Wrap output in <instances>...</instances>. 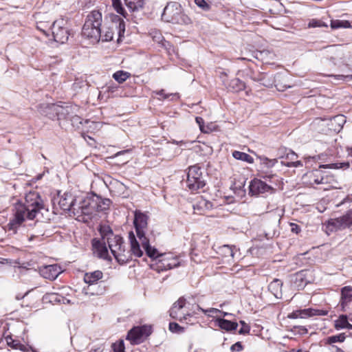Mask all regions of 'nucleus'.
I'll use <instances>...</instances> for the list:
<instances>
[{"label": "nucleus", "instance_id": "obj_20", "mask_svg": "<svg viewBox=\"0 0 352 352\" xmlns=\"http://www.w3.org/2000/svg\"><path fill=\"white\" fill-rule=\"evenodd\" d=\"M74 201L75 199L71 194L65 193L60 197L58 205L63 210H71L72 208L75 210Z\"/></svg>", "mask_w": 352, "mask_h": 352}, {"label": "nucleus", "instance_id": "obj_61", "mask_svg": "<svg viewBox=\"0 0 352 352\" xmlns=\"http://www.w3.org/2000/svg\"><path fill=\"white\" fill-rule=\"evenodd\" d=\"M265 160L267 162L266 164H268L269 166H272L277 162L276 159L269 160L268 158H265Z\"/></svg>", "mask_w": 352, "mask_h": 352}, {"label": "nucleus", "instance_id": "obj_40", "mask_svg": "<svg viewBox=\"0 0 352 352\" xmlns=\"http://www.w3.org/2000/svg\"><path fill=\"white\" fill-rule=\"evenodd\" d=\"M51 25H49L48 22L38 21L37 29L42 31L46 35H48L47 31L50 30Z\"/></svg>", "mask_w": 352, "mask_h": 352}, {"label": "nucleus", "instance_id": "obj_50", "mask_svg": "<svg viewBox=\"0 0 352 352\" xmlns=\"http://www.w3.org/2000/svg\"><path fill=\"white\" fill-rule=\"evenodd\" d=\"M154 34H155L153 36V40L155 42H157L158 43H162V45H164V44L162 43L164 41L162 35L160 32H154Z\"/></svg>", "mask_w": 352, "mask_h": 352}, {"label": "nucleus", "instance_id": "obj_21", "mask_svg": "<svg viewBox=\"0 0 352 352\" xmlns=\"http://www.w3.org/2000/svg\"><path fill=\"white\" fill-rule=\"evenodd\" d=\"M79 208L83 215L91 216L94 212L96 211V202L94 199L85 200Z\"/></svg>", "mask_w": 352, "mask_h": 352}, {"label": "nucleus", "instance_id": "obj_31", "mask_svg": "<svg viewBox=\"0 0 352 352\" xmlns=\"http://www.w3.org/2000/svg\"><path fill=\"white\" fill-rule=\"evenodd\" d=\"M232 156L236 160H241L243 162H246L249 164H252L254 162L253 157L252 156H250V155H248L245 153H243V152L234 151L232 153Z\"/></svg>", "mask_w": 352, "mask_h": 352}, {"label": "nucleus", "instance_id": "obj_51", "mask_svg": "<svg viewBox=\"0 0 352 352\" xmlns=\"http://www.w3.org/2000/svg\"><path fill=\"white\" fill-rule=\"evenodd\" d=\"M6 341L8 344L13 349H17L19 345V342L16 340H12V338H7Z\"/></svg>", "mask_w": 352, "mask_h": 352}, {"label": "nucleus", "instance_id": "obj_35", "mask_svg": "<svg viewBox=\"0 0 352 352\" xmlns=\"http://www.w3.org/2000/svg\"><path fill=\"white\" fill-rule=\"evenodd\" d=\"M310 312H311V309L297 310L296 311H294L292 314V317L294 318H306L307 317L311 316V314Z\"/></svg>", "mask_w": 352, "mask_h": 352}, {"label": "nucleus", "instance_id": "obj_29", "mask_svg": "<svg viewBox=\"0 0 352 352\" xmlns=\"http://www.w3.org/2000/svg\"><path fill=\"white\" fill-rule=\"evenodd\" d=\"M237 250L235 246L225 245L220 248V252L226 258H234Z\"/></svg>", "mask_w": 352, "mask_h": 352}, {"label": "nucleus", "instance_id": "obj_63", "mask_svg": "<svg viewBox=\"0 0 352 352\" xmlns=\"http://www.w3.org/2000/svg\"><path fill=\"white\" fill-rule=\"evenodd\" d=\"M219 314H221V316H223V317L228 316H232V314L228 313V312L222 311H221V312H219Z\"/></svg>", "mask_w": 352, "mask_h": 352}, {"label": "nucleus", "instance_id": "obj_7", "mask_svg": "<svg viewBox=\"0 0 352 352\" xmlns=\"http://www.w3.org/2000/svg\"><path fill=\"white\" fill-rule=\"evenodd\" d=\"M158 258H160L151 265V269L157 272L171 270L180 265L179 257L170 253L160 254L157 252V256L152 258L156 259Z\"/></svg>", "mask_w": 352, "mask_h": 352}, {"label": "nucleus", "instance_id": "obj_33", "mask_svg": "<svg viewBox=\"0 0 352 352\" xmlns=\"http://www.w3.org/2000/svg\"><path fill=\"white\" fill-rule=\"evenodd\" d=\"M125 5L131 11H135L143 7L144 0H124Z\"/></svg>", "mask_w": 352, "mask_h": 352}, {"label": "nucleus", "instance_id": "obj_9", "mask_svg": "<svg viewBox=\"0 0 352 352\" xmlns=\"http://www.w3.org/2000/svg\"><path fill=\"white\" fill-rule=\"evenodd\" d=\"M186 185L189 190L192 191L198 190L206 185L200 167L192 166L189 168Z\"/></svg>", "mask_w": 352, "mask_h": 352}, {"label": "nucleus", "instance_id": "obj_46", "mask_svg": "<svg viewBox=\"0 0 352 352\" xmlns=\"http://www.w3.org/2000/svg\"><path fill=\"white\" fill-rule=\"evenodd\" d=\"M281 164L287 167H298L302 166V164L300 161L287 162L285 160L281 161Z\"/></svg>", "mask_w": 352, "mask_h": 352}, {"label": "nucleus", "instance_id": "obj_59", "mask_svg": "<svg viewBox=\"0 0 352 352\" xmlns=\"http://www.w3.org/2000/svg\"><path fill=\"white\" fill-rule=\"evenodd\" d=\"M346 217L351 226H352V208L346 213Z\"/></svg>", "mask_w": 352, "mask_h": 352}, {"label": "nucleus", "instance_id": "obj_36", "mask_svg": "<svg viewBox=\"0 0 352 352\" xmlns=\"http://www.w3.org/2000/svg\"><path fill=\"white\" fill-rule=\"evenodd\" d=\"M130 74L124 71H118L113 74V78L118 82L119 83H122L124 82L129 77Z\"/></svg>", "mask_w": 352, "mask_h": 352}, {"label": "nucleus", "instance_id": "obj_17", "mask_svg": "<svg viewBox=\"0 0 352 352\" xmlns=\"http://www.w3.org/2000/svg\"><path fill=\"white\" fill-rule=\"evenodd\" d=\"M351 226L348 221L346 214L336 219H331L329 220L327 229L330 232H334L338 230H342L346 228H349Z\"/></svg>", "mask_w": 352, "mask_h": 352}, {"label": "nucleus", "instance_id": "obj_28", "mask_svg": "<svg viewBox=\"0 0 352 352\" xmlns=\"http://www.w3.org/2000/svg\"><path fill=\"white\" fill-rule=\"evenodd\" d=\"M250 78L258 82L260 84L268 87L272 85L271 80L268 78L267 74H254L250 76Z\"/></svg>", "mask_w": 352, "mask_h": 352}, {"label": "nucleus", "instance_id": "obj_56", "mask_svg": "<svg viewBox=\"0 0 352 352\" xmlns=\"http://www.w3.org/2000/svg\"><path fill=\"white\" fill-rule=\"evenodd\" d=\"M195 120H196L197 123L199 124L200 130L204 133H206L207 131L206 130H204V119L201 117H197L195 118Z\"/></svg>", "mask_w": 352, "mask_h": 352}, {"label": "nucleus", "instance_id": "obj_47", "mask_svg": "<svg viewBox=\"0 0 352 352\" xmlns=\"http://www.w3.org/2000/svg\"><path fill=\"white\" fill-rule=\"evenodd\" d=\"M240 324L242 325L241 328L239 331V334H247L249 333L250 328L243 320L240 321Z\"/></svg>", "mask_w": 352, "mask_h": 352}, {"label": "nucleus", "instance_id": "obj_22", "mask_svg": "<svg viewBox=\"0 0 352 352\" xmlns=\"http://www.w3.org/2000/svg\"><path fill=\"white\" fill-rule=\"evenodd\" d=\"M130 241H131V253L129 252V255L131 256L130 260L132 259V255L136 257H141L143 255V252L140 248V243L138 242L133 235V233H131L129 235Z\"/></svg>", "mask_w": 352, "mask_h": 352}, {"label": "nucleus", "instance_id": "obj_38", "mask_svg": "<svg viewBox=\"0 0 352 352\" xmlns=\"http://www.w3.org/2000/svg\"><path fill=\"white\" fill-rule=\"evenodd\" d=\"M346 337L344 333H340L336 336H330L327 338L328 344H333L336 342H342L344 341Z\"/></svg>", "mask_w": 352, "mask_h": 352}, {"label": "nucleus", "instance_id": "obj_48", "mask_svg": "<svg viewBox=\"0 0 352 352\" xmlns=\"http://www.w3.org/2000/svg\"><path fill=\"white\" fill-rule=\"evenodd\" d=\"M195 2L197 6L205 10H208L210 8L209 4L205 0H195Z\"/></svg>", "mask_w": 352, "mask_h": 352}, {"label": "nucleus", "instance_id": "obj_5", "mask_svg": "<svg viewBox=\"0 0 352 352\" xmlns=\"http://www.w3.org/2000/svg\"><path fill=\"white\" fill-rule=\"evenodd\" d=\"M163 21L179 25H188L191 19L183 12L182 6L177 2H169L162 14Z\"/></svg>", "mask_w": 352, "mask_h": 352}, {"label": "nucleus", "instance_id": "obj_1", "mask_svg": "<svg viewBox=\"0 0 352 352\" xmlns=\"http://www.w3.org/2000/svg\"><path fill=\"white\" fill-rule=\"evenodd\" d=\"M42 208H43V201L37 192L33 191L26 194L25 202L16 204L14 217L6 226L8 230L16 234L18 228L21 226L25 218L34 219Z\"/></svg>", "mask_w": 352, "mask_h": 352}, {"label": "nucleus", "instance_id": "obj_23", "mask_svg": "<svg viewBox=\"0 0 352 352\" xmlns=\"http://www.w3.org/2000/svg\"><path fill=\"white\" fill-rule=\"evenodd\" d=\"M103 273L100 270L87 272L84 275V281L89 285L96 284L98 281L102 279Z\"/></svg>", "mask_w": 352, "mask_h": 352}, {"label": "nucleus", "instance_id": "obj_15", "mask_svg": "<svg viewBox=\"0 0 352 352\" xmlns=\"http://www.w3.org/2000/svg\"><path fill=\"white\" fill-rule=\"evenodd\" d=\"M61 272V268L57 264L45 265L39 268L41 276L49 280H55Z\"/></svg>", "mask_w": 352, "mask_h": 352}, {"label": "nucleus", "instance_id": "obj_52", "mask_svg": "<svg viewBox=\"0 0 352 352\" xmlns=\"http://www.w3.org/2000/svg\"><path fill=\"white\" fill-rule=\"evenodd\" d=\"M311 316H326L327 314V311L325 310H321V309H311Z\"/></svg>", "mask_w": 352, "mask_h": 352}, {"label": "nucleus", "instance_id": "obj_37", "mask_svg": "<svg viewBox=\"0 0 352 352\" xmlns=\"http://www.w3.org/2000/svg\"><path fill=\"white\" fill-rule=\"evenodd\" d=\"M349 320V315H341L339 316L338 319L336 320L335 327L336 329H344L346 327V324H347V321Z\"/></svg>", "mask_w": 352, "mask_h": 352}, {"label": "nucleus", "instance_id": "obj_4", "mask_svg": "<svg viewBox=\"0 0 352 352\" xmlns=\"http://www.w3.org/2000/svg\"><path fill=\"white\" fill-rule=\"evenodd\" d=\"M102 22V13L98 10L91 11L87 16L82 27V34L84 36L99 41L101 37Z\"/></svg>", "mask_w": 352, "mask_h": 352}, {"label": "nucleus", "instance_id": "obj_19", "mask_svg": "<svg viewBox=\"0 0 352 352\" xmlns=\"http://www.w3.org/2000/svg\"><path fill=\"white\" fill-rule=\"evenodd\" d=\"M103 241L105 240V237L103 236ZM93 248L99 258L103 259H111L109 256V252L107 247L106 246L105 241L101 242L98 240L94 239L92 241Z\"/></svg>", "mask_w": 352, "mask_h": 352}, {"label": "nucleus", "instance_id": "obj_16", "mask_svg": "<svg viewBox=\"0 0 352 352\" xmlns=\"http://www.w3.org/2000/svg\"><path fill=\"white\" fill-rule=\"evenodd\" d=\"M227 77V74L225 72H221L220 74V78L223 82L224 85L226 88L232 92H239L245 89V83L241 80L239 78H234L226 82V78Z\"/></svg>", "mask_w": 352, "mask_h": 352}, {"label": "nucleus", "instance_id": "obj_43", "mask_svg": "<svg viewBox=\"0 0 352 352\" xmlns=\"http://www.w3.org/2000/svg\"><path fill=\"white\" fill-rule=\"evenodd\" d=\"M184 327H182L176 322L169 323V330L173 333H181L184 331Z\"/></svg>", "mask_w": 352, "mask_h": 352}, {"label": "nucleus", "instance_id": "obj_55", "mask_svg": "<svg viewBox=\"0 0 352 352\" xmlns=\"http://www.w3.org/2000/svg\"><path fill=\"white\" fill-rule=\"evenodd\" d=\"M296 158V154L294 151L289 150L286 155V160H289L291 162H294L293 160H294Z\"/></svg>", "mask_w": 352, "mask_h": 352}, {"label": "nucleus", "instance_id": "obj_11", "mask_svg": "<svg viewBox=\"0 0 352 352\" xmlns=\"http://www.w3.org/2000/svg\"><path fill=\"white\" fill-rule=\"evenodd\" d=\"M186 299L180 298L176 301L170 309V316L179 321L186 320L190 316L188 311H186Z\"/></svg>", "mask_w": 352, "mask_h": 352}, {"label": "nucleus", "instance_id": "obj_60", "mask_svg": "<svg viewBox=\"0 0 352 352\" xmlns=\"http://www.w3.org/2000/svg\"><path fill=\"white\" fill-rule=\"evenodd\" d=\"M208 204H210L209 202H208L206 200H201L197 204V207H200V208H202V206H205L206 208H208Z\"/></svg>", "mask_w": 352, "mask_h": 352}, {"label": "nucleus", "instance_id": "obj_39", "mask_svg": "<svg viewBox=\"0 0 352 352\" xmlns=\"http://www.w3.org/2000/svg\"><path fill=\"white\" fill-rule=\"evenodd\" d=\"M45 109H46L45 115L47 116H49L50 118L53 119L54 116V115L53 116H49L48 113L53 112V113H55L56 114H58V112H59L60 107L52 104H47L45 107Z\"/></svg>", "mask_w": 352, "mask_h": 352}, {"label": "nucleus", "instance_id": "obj_18", "mask_svg": "<svg viewBox=\"0 0 352 352\" xmlns=\"http://www.w3.org/2000/svg\"><path fill=\"white\" fill-rule=\"evenodd\" d=\"M326 52L328 58L334 64H336L338 61L342 60L344 57V52L339 46H330Z\"/></svg>", "mask_w": 352, "mask_h": 352}, {"label": "nucleus", "instance_id": "obj_26", "mask_svg": "<svg viewBox=\"0 0 352 352\" xmlns=\"http://www.w3.org/2000/svg\"><path fill=\"white\" fill-rule=\"evenodd\" d=\"M346 122V118L343 115H338L331 120L330 126L334 131L339 132Z\"/></svg>", "mask_w": 352, "mask_h": 352}, {"label": "nucleus", "instance_id": "obj_41", "mask_svg": "<svg viewBox=\"0 0 352 352\" xmlns=\"http://www.w3.org/2000/svg\"><path fill=\"white\" fill-rule=\"evenodd\" d=\"M309 28H322L325 27L327 28L328 25L324 22L318 19H312L309 22L308 24Z\"/></svg>", "mask_w": 352, "mask_h": 352}, {"label": "nucleus", "instance_id": "obj_64", "mask_svg": "<svg viewBox=\"0 0 352 352\" xmlns=\"http://www.w3.org/2000/svg\"><path fill=\"white\" fill-rule=\"evenodd\" d=\"M349 320L347 321V324H346V327L344 329H352V324H351L349 322Z\"/></svg>", "mask_w": 352, "mask_h": 352}, {"label": "nucleus", "instance_id": "obj_34", "mask_svg": "<svg viewBox=\"0 0 352 352\" xmlns=\"http://www.w3.org/2000/svg\"><path fill=\"white\" fill-rule=\"evenodd\" d=\"M112 6L114 10L120 15L123 16V18L126 19L127 12L124 10L122 6L121 0H112Z\"/></svg>", "mask_w": 352, "mask_h": 352}, {"label": "nucleus", "instance_id": "obj_8", "mask_svg": "<svg viewBox=\"0 0 352 352\" xmlns=\"http://www.w3.org/2000/svg\"><path fill=\"white\" fill-rule=\"evenodd\" d=\"M50 31L56 42L66 43L69 36L67 20L60 18L54 21L50 26Z\"/></svg>", "mask_w": 352, "mask_h": 352}, {"label": "nucleus", "instance_id": "obj_3", "mask_svg": "<svg viewBox=\"0 0 352 352\" xmlns=\"http://www.w3.org/2000/svg\"><path fill=\"white\" fill-rule=\"evenodd\" d=\"M125 32V22L118 15L111 14L109 16L102 29L101 37L102 41H109L113 39L114 35L117 34L119 42Z\"/></svg>", "mask_w": 352, "mask_h": 352}, {"label": "nucleus", "instance_id": "obj_45", "mask_svg": "<svg viewBox=\"0 0 352 352\" xmlns=\"http://www.w3.org/2000/svg\"><path fill=\"white\" fill-rule=\"evenodd\" d=\"M326 166L333 167L335 168H346L349 167V164L348 162L344 163H335L331 164L330 165H322L320 166V168H324Z\"/></svg>", "mask_w": 352, "mask_h": 352}, {"label": "nucleus", "instance_id": "obj_54", "mask_svg": "<svg viewBox=\"0 0 352 352\" xmlns=\"http://www.w3.org/2000/svg\"><path fill=\"white\" fill-rule=\"evenodd\" d=\"M50 301H55L58 302H63L65 303V298L62 296H58L56 294H52L50 298Z\"/></svg>", "mask_w": 352, "mask_h": 352}, {"label": "nucleus", "instance_id": "obj_10", "mask_svg": "<svg viewBox=\"0 0 352 352\" xmlns=\"http://www.w3.org/2000/svg\"><path fill=\"white\" fill-rule=\"evenodd\" d=\"M151 333V327L147 325L135 327L131 329L127 335L126 339L133 344L141 343L144 338Z\"/></svg>", "mask_w": 352, "mask_h": 352}, {"label": "nucleus", "instance_id": "obj_58", "mask_svg": "<svg viewBox=\"0 0 352 352\" xmlns=\"http://www.w3.org/2000/svg\"><path fill=\"white\" fill-rule=\"evenodd\" d=\"M290 227L292 232L294 233L298 234L300 231V228L296 223H291Z\"/></svg>", "mask_w": 352, "mask_h": 352}, {"label": "nucleus", "instance_id": "obj_2", "mask_svg": "<svg viewBox=\"0 0 352 352\" xmlns=\"http://www.w3.org/2000/svg\"><path fill=\"white\" fill-rule=\"evenodd\" d=\"M148 219V217L146 214L140 210L135 212L134 226L137 236L146 255L153 258L157 256V250L150 245L149 240L145 236L144 230L147 228Z\"/></svg>", "mask_w": 352, "mask_h": 352}, {"label": "nucleus", "instance_id": "obj_14", "mask_svg": "<svg viewBox=\"0 0 352 352\" xmlns=\"http://www.w3.org/2000/svg\"><path fill=\"white\" fill-rule=\"evenodd\" d=\"M305 179H308L307 182L310 185L327 184L328 178L324 175V173L320 169L313 170L304 176Z\"/></svg>", "mask_w": 352, "mask_h": 352}, {"label": "nucleus", "instance_id": "obj_32", "mask_svg": "<svg viewBox=\"0 0 352 352\" xmlns=\"http://www.w3.org/2000/svg\"><path fill=\"white\" fill-rule=\"evenodd\" d=\"M96 202V211H104L107 210L111 203L109 199H101L97 197L94 200Z\"/></svg>", "mask_w": 352, "mask_h": 352}, {"label": "nucleus", "instance_id": "obj_30", "mask_svg": "<svg viewBox=\"0 0 352 352\" xmlns=\"http://www.w3.org/2000/svg\"><path fill=\"white\" fill-rule=\"evenodd\" d=\"M330 25L333 30H336V29H339V28H352V25L349 21L340 20V19L331 20Z\"/></svg>", "mask_w": 352, "mask_h": 352}, {"label": "nucleus", "instance_id": "obj_27", "mask_svg": "<svg viewBox=\"0 0 352 352\" xmlns=\"http://www.w3.org/2000/svg\"><path fill=\"white\" fill-rule=\"evenodd\" d=\"M282 285L283 283L280 280L274 279L270 283L268 289L276 298H280L282 294Z\"/></svg>", "mask_w": 352, "mask_h": 352}, {"label": "nucleus", "instance_id": "obj_24", "mask_svg": "<svg viewBox=\"0 0 352 352\" xmlns=\"http://www.w3.org/2000/svg\"><path fill=\"white\" fill-rule=\"evenodd\" d=\"M215 323L219 328L227 331L236 330L238 327V324L236 322H232L221 318H217L215 320Z\"/></svg>", "mask_w": 352, "mask_h": 352}, {"label": "nucleus", "instance_id": "obj_44", "mask_svg": "<svg viewBox=\"0 0 352 352\" xmlns=\"http://www.w3.org/2000/svg\"><path fill=\"white\" fill-rule=\"evenodd\" d=\"M198 309L199 310H201L205 314L208 315V316H213L214 314H217L221 312V311L219 309H216V308H210L208 309H202L201 307H200L199 306H198Z\"/></svg>", "mask_w": 352, "mask_h": 352}, {"label": "nucleus", "instance_id": "obj_49", "mask_svg": "<svg viewBox=\"0 0 352 352\" xmlns=\"http://www.w3.org/2000/svg\"><path fill=\"white\" fill-rule=\"evenodd\" d=\"M336 80H349L352 79V75H330Z\"/></svg>", "mask_w": 352, "mask_h": 352}, {"label": "nucleus", "instance_id": "obj_62", "mask_svg": "<svg viewBox=\"0 0 352 352\" xmlns=\"http://www.w3.org/2000/svg\"><path fill=\"white\" fill-rule=\"evenodd\" d=\"M102 346H98L96 349H92L90 352H102Z\"/></svg>", "mask_w": 352, "mask_h": 352}, {"label": "nucleus", "instance_id": "obj_12", "mask_svg": "<svg viewBox=\"0 0 352 352\" xmlns=\"http://www.w3.org/2000/svg\"><path fill=\"white\" fill-rule=\"evenodd\" d=\"M314 272L311 270H301L294 275V284L298 289H303L308 283L314 281Z\"/></svg>", "mask_w": 352, "mask_h": 352}, {"label": "nucleus", "instance_id": "obj_25", "mask_svg": "<svg viewBox=\"0 0 352 352\" xmlns=\"http://www.w3.org/2000/svg\"><path fill=\"white\" fill-rule=\"evenodd\" d=\"M352 301V287L346 286L342 289L340 304L344 309Z\"/></svg>", "mask_w": 352, "mask_h": 352}, {"label": "nucleus", "instance_id": "obj_13", "mask_svg": "<svg viewBox=\"0 0 352 352\" xmlns=\"http://www.w3.org/2000/svg\"><path fill=\"white\" fill-rule=\"evenodd\" d=\"M249 188L250 193L254 195L265 192H272L274 190L273 187L258 179H254L251 181Z\"/></svg>", "mask_w": 352, "mask_h": 352}, {"label": "nucleus", "instance_id": "obj_42", "mask_svg": "<svg viewBox=\"0 0 352 352\" xmlns=\"http://www.w3.org/2000/svg\"><path fill=\"white\" fill-rule=\"evenodd\" d=\"M112 349L113 352H125L124 341L120 340L118 342L113 344Z\"/></svg>", "mask_w": 352, "mask_h": 352}, {"label": "nucleus", "instance_id": "obj_57", "mask_svg": "<svg viewBox=\"0 0 352 352\" xmlns=\"http://www.w3.org/2000/svg\"><path fill=\"white\" fill-rule=\"evenodd\" d=\"M155 93L157 95L160 96L162 98V99H164H164H167V98H168V96H169V95H168V94H166L164 93V89H162V90L158 91H155ZM170 96H177V94H170Z\"/></svg>", "mask_w": 352, "mask_h": 352}, {"label": "nucleus", "instance_id": "obj_53", "mask_svg": "<svg viewBox=\"0 0 352 352\" xmlns=\"http://www.w3.org/2000/svg\"><path fill=\"white\" fill-rule=\"evenodd\" d=\"M243 349V346L240 342H237L235 344H232L230 347V350L234 351H241Z\"/></svg>", "mask_w": 352, "mask_h": 352}, {"label": "nucleus", "instance_id": "obj_6", "mask_svg": "<svg viewBox=\"0 0 352 352\" xmlns=\"http://www.w3.org/2000/svg\"><path fill=\"white\" fill-rule=\"evenodd\" d=\"M107 235L108 246L115 258L120 264L127 263L130 260L131 256L129 252H126L124 249L122 238L118 235H113L111 230Z\"/></svg>", "mask_w": 352, "mask_h": 352}]
</instances>
